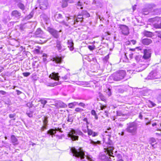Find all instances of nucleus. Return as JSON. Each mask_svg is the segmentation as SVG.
I'll return each mask as SVG.
<instances>
[{"label":"nucleus","instance_id":"obj_1","mask_svg":"<svg viewBox=\"0 0 161 161\" xmlns=\"http://www.w3.org/2000/svg\"><path fill=\"white\" fill-rule=\"evenodd\" d=\"M104 135L107 136V141H106L105 138H104V142L107 144V147L104 148L105 151L107 152V154L109 156H113V150L114 147L113 146V142L110 140V136H111V132L110 131H105L104 134Z\"/></svg>","mask_w":161,"mask_h":161},{"label":"nucleus","instance_id":"obj_2","mask_svg":"<svg viewBox=\"0 0 161 161\" xmlns=\"http://www.w3.org/2000/svg\"><path fill=\"white\" fill-rule=\"evenodd\" d=\"M125 75V71L124 70H120L117 71L110 76L108 79V80H113L116 81H119L121 80L124 78Z\"/></svg>","mask_w":161,"mask_h":161},{"label":"nucleus","instance_id":"obj_3","mask_svg":"<svg viewBox=\"0 0 161 161\" xmlns=\"http://www.w3.org/2000/svg\"><path fill=\"white\" fill-rule=\"evenodd\" d=\"M77 135L82 136L83 137L85 136V135L80 130H75L73 129H72L68 132L67 136L71 140L75 141L77 140L78 139L79 136Z\"/></svg>","mask_w":161,"mask_h":161},{"label":"nucleus","instance_id":"obj_4","mask_svg":"<svg viewBox=\"0 0 161 161\" xmlns=\"http://www.w3.org/2000/svg\"><path fill=\"white\" fill-rule=\"evenodd\" d=\"M127 127L125 130L130 133L133 135H135L137 133L138 124L135 121L130 122L127 124Z\"/></svg>","mask_w":161,"mask_h":161},{"label":"nucleus","instance_id":"obj_5","mask_svg":"<svg viewBox=\"0 0 161 161\" xmlns=\"http://www.w3.org/2000/svg\"><path fill=\"white\" fill-rule=\"evenodd\" d=\"M82 131L85 133H87L89 136H92V137H95L98 135V133L97 132L93 131L91 129L88 128V125H84L81 127Z\"/></svg>","mask_w":161,"mask_h":161},{"label":"nucleus","instance_id":"obj_6","mask_svg":"<svg viewBox=\"0 0 161 161\" xmlns=\"http://www.w3.org/2000/svg\"><path fill=\"white\" fill-rule=\"evenodd\" d=\"M144 55L142 56L145 62H147L150 60L151 50L150 49H145L143 50Z\"/></svg>","mask_w":161,"mask_h":161},{"label":"nucleus","instance_id":"obj_7","mask_svg":"<svg viewBox=\"0 0 161 161\" xmlns=\"http://www.w3.org/2000/svg\"><path fill=\"white\" fill-rule=\"evenodd\" d=\"M54 18L56 21L61 23L66 26H68V24L66 22L64 19L62 15L60 14H56L54 16Z\"/></svg>","mask_w":161,"mask_h":161},{"label":"nucleus","instance_id":"obj_8","mask_svg":"<svg viewBox=\"0 0 161 161\" xmlns=\"http://www.w3.org/2000/svg\"><path fill=\"white\" fill-rule=\"evenodd\" d=\"M51 61H52V64L54 66H57V64H61L63 58L61 57L56 56L53 57L51 59Z\"/></svg>","mask_w":161,"mask_h":161},{"label":"nucleus","instance_id":"obj_9","mask_svg":"<svg viewBox=\"0 0 161 161\" xmlns=\"http://www.w3.org/2000/svg\"><path fill=\"white\" fill-rule=\"evenodd\" d=\"M57 131H59V132L62 133V129L59 127L55 128L54 129H51L47 131V133L48 135L49 136H51L52 137L53 136H55V134Z\"/></svg>","mask_w":161,"mask_h":161},{"label":"nucleus","instance_id":"obj_10","mask_svg":"<svg viewBox=\"0 0 161 161\" xmlns=\"http://www.w3.org/2000/svg\"><path fill=\"white\" fill-rule=\"evenodd\" d=\"M49 7L47 0H41L40 2V8L42 10L47 9Z\"/></svg>","mask_w":161,"mask_h":161},{"label":"nucleus","instance_id":"obj_11","mask_svg":"<svg viewBox=\"0 0 161 161\" xmlns=\"http://www.w3.org/2000/svg\"><path fill=\"white\" fill-rule=\"evenodd\" d=\"M48 32L55 38H58L59 37V32H61V30L59 32L54 29L52 28H48Z\"/></svg>","mask_w":161,"mask_h":161},{"label":"nucleus","instance_id":"obj_12","mask_svg":"<svg viewBox=\"0 0 161 161\" xmlns=\"http://www.w3.org/2000/svg\"><path fill=\"white\" fill-rule=\"evenodd\" d=\"M83 19H84L83 16L82 14L81 13V14L77 15L76 18L74 19V24L80 25L81 23L83 22Z\"/></svg>","mask_w":161,"mask_h":161},{"label":"nucleus","instance_id":"obj_13","mask_svg":"<svg viewBox=\"0 0 161 161\" xmlns=\"http://www.w3.org/2000/svg\"><path fill=\"white\" fill-rule=\"evenodd\" d=\"M122 34L125 35H127L129 34V30L128 27L126 25H122L119 27Z\"/></svg>","mask_w":161,"mask_h":161},{"label":"nucleus","instance_id":"obj_14","mask_svg":"<svg viewBox=\"0 0 161 161\" xmlns=\"http://www.w3.org/2000/svg\"><path fill=\"white\" fill-rule=\"evenodd\" d=\"M56 44V47L59 52H60L65 49V47L61 44V42L58 40H57Z\"/></svg>","mask_w":161,"mask_h":161},{"label":"nucleus","instance_id":"obj_15","mask_svg":"<svg viewBox=\"0 0 161 161\" xmlns=\"http://www.w3.org/2000/svg\"><path fill=\"white\" fill-rule=\"evenodd\" d=\"M43 34V31L40 28H38L34 34L33 36L35 37H41Z\"/></svg>","mask_w":161,"mask_h":161},{"label":"nucleus","instance_id":"obj_16","mask_svg":"<svg viewBox=\"0 0 161 161\" xmlns=\"http://www.w3.org/2000/svg\"><path fill=\"white\" fill-rule=\"evenodd\" d=\"M60 77L58 75V73L53 72L49 75V77L56 80H58Z\"/></svg>","mask_w":161,"mask_h":161},{"label":"nucleus","instance_id":"obj_17","mask_svg":"<svg viewBox=\"0 0 161 161\" xmlns=\"http://www.w3.org/2000/svg\"><path fill=\"white\" fill-rule=\"evenodd\" d=\"M27 28L31 29L35 28L37 25L36 22H28L25 23Z\"/></svg>","mask_w":161,"mask_h":161},{"label":"nucleus","instance_id":"obj_18","mask_svg":"<svg viewBox=\"0 0 161 161\" xmlns=\"http://www.w3.org/2000/svg\"><path fill=\"white\" fill-rule=\"evenodd\" d=\"M55 106L57 108H65L67 106V105L64 103L59 101L58 103H56Z\"/></svg>","mask_w":161,"mask_h":161},{"label":"nucleus","instance_id":"obj_19","mask_svg":"<svg viewBox=\"0 0 161 161\" xmlns=\"http://www.w3.org/2000/svg\"><path fill=\"white\" fill-rule=\"evenodd\" d=\"M86 142L88 143L92 144L94 146H97V144H101V142L100 141H95L91 139H90Z\"/></svg>","mask_w":161,"mask_h":161},{"label":"nucleus","instance_id":"obj_20","mask_svg":"<svg viewBox=\"0 0 161 161\" xmlns=\"http://www.w3.org/2000/svg\"><path fill=\"white\" fill-rule=\"evenodd\" d=\"M157 74L154 72L152 71L147 76L148 79L153 80L157 78L156 77Z\"/></svg>","mask_w":161,"mask_h":161},{"label":"nucleus","instance_id":"obj_21","mask_svg":"<svg viewBox=\"0 0 161 161\" xmlns=\"http://www.w3.org/2000/svg\"><path fill=\"white\" fill-rule=\"evenodd\" d=\"M45 84L47 86L53 87L54 86H57L58 85H59L60 84V82H48L47 81L45 83Z\"/></svg>","mask_w":161,"mask_h":161},{"label":"nucleus","instance_id":"obj_22","mask_svg":"<svg viewBox=\"0 0 161 161\" xmlns=\"http://www.w3.org/2000/svg\"><path fill=\"white\" fill-rule=\"evenodd\" d=\"M152 42V41L150 39L146 38L142 40V43L144 45H148L151 44Z\"/></svg>","mask_w":161,"mask_h":161},{"label":"nucleus","instance_id":"obj_23","mask_svg":"<svg viewBox=\"0 0 161 161\" xmlns=\"http://www.w3.org/2000/svg\"><path fill=\"white\" fill-rule=\"evenodd\" d=\"M11 15L12 16L19 19L20 18L21 14L18 11L14 10L12 12Z\"/></svg>","mask_w":161,"mask_h":161},{"label":"nucleus","instance_id":"obj_24","mask_svg":"<svg viewBox=\"0 0 161 161\" xmlns=\"http://www.w3.org/2000/svg\"><path fill=\"white\" fill-rule=\"evenodd\" d=\"M68 47L69 48L70 51H72L74 49V43L73 41L71 39L69 40L67 42Z\"/></svg>","mask_w":161,"mask_h":161},{"label":"nucleus","instance_id":"obj_25","mask_svg":"<svg viewBox=\"0 0 161 161\" xmlns=\"http://www.w3.org/2000/svg\"><path fill=\"white\" fill-rule=\"evenodd\" d=\"M149 64L147 63L146 64H140V67H138V69H138L137 71H142L143 70L145 69L148 66Z\"/></svg>","mask_w":161,"mask_h":161},{"label":"nucleus","instance_id":"obj_26","mask_svg":"<svg viewBox=\"0 0 161 161\" xmlns=\"http://www.w3.org/2000/svg\"><path fill=\"white\" fill-rule=\"evenodd\" d=\"M41 18H42L46 24L49 22V17L46 14H44L41 15Z\"/></svg>","mask_w":161,"mask_h":161},{"label":"nucleus","instance_id":"obj_27","mask_svg":"<svg viewBox=\"0 0 161 161\" xmlns=\"http://www.w3.org/2000/svg\"><path fill=\"white\" fill-rule=\"evenodd\" d=\"M136 60L138 62H145L144 60H143V58L141 55H136L135 58Z\"/></svg>","mask_w":161,"mask_h":161},{"label":"nucleus","instance_id":"obj_28","mask_svg":"<svg viewBox=\"0 0 161 161\" xmlns=\"http://www.w3.org/2000/svg\"><path fill=\"white\" fill-rule=\"evenodd\" d=\"M11 140L12 143L14 145H16L18 144V139L14 135L11 136Z\"/></svg>","mask_w":161,"mask_h":161},{"label":"nucleus","instance_id":"obj_29","mask_svg":"<svg viewBox=\"0 0 161 161\" xmlns=\"http://www.w3.org/2000/svg\"><path fill=\"white\" fill-rule=\"evenodd\" d=\"M92 4L93 5H95L96 8H101L102 7V4L100 2L95 0H93Z\"/></svg>","mask_w":161,"mask_h":161},{"label":"nucleus","instance_id":"obj_30","mask_svg":"<svg viewBox=\"0 0 161 161\" xmlns=\"http://www.w3.org/2000/svg\"><path fill=\"white\" fill-rule=\"evenodd\" d=\"M143 34L145 36L151 37L153 36V33L150 31H145L143 32Z\"/></svg>","mask_w":161,"mask_h":161},{"label":"nucleus","instance_id":"obj_31","mask_svg":"<svg viewBox=\"0 0 161 161\" xmlns=\"http://www.w3.org/2000/svg\"><path fill=\"white\" fill-rule=\"evenodd\" d=\"M81 14H82L84 19L90 16V14L86 11H83L81 12Z\"/></svg>","mask_w":161,"mask_h":161},{"label":"nucleus","instance_id":"obj_32","mask_svg":"<svg viewBox=\"0 0 161 161\" xmlns=\"http://www.w3.org/2000/svg\"><path fill=\"white\" fill-rule=\"evenodd\" d=\"M69 0H62V6L63 8H65L67 6L68 2Z\"/></svg>","mask_w":161,"mask_h":161},{"label":"nucleus","instance_id":"obj_33","mask_svg":"<svg viewBox=\"0 0 161 161\" xmlns=\"http://www.w3.org/2000/svg\"><path fill=\"white\" fill-rule=\"evenodd\" d=\"M73 119L72 117L69 116V115L68 116V117L66 119V120L65 121V123L67 124L69 122H70L71 123L73 121Z\"/></svg>","mask_w":161,"mask_h":161},{"label":"nucleus","instance_id":"obj_34","mask_svg":"<svg viewBox=\"0 0 161 161\" xmlns=\"http://www.w3.org/2000/svg\"><path fill=\"white\" fill-rule=\"evenodd\" d=\"M27 28L25 23L22 24L20 25V29L21 31H24L25 29Z\"/></svg>","mask_w":161,"mask_h":161},{"label":"nucleus","instance_id":"obj_35","mask_svg":"<svg viewBox=\"0 0 161 161\" xmlns=\"http://www.w3.org/2000/svg\"><path fill=\"white\" fill-rule=\"evenodd\" d=\"M39 102H41V104L43 105L42 108H44L45 105L47 103V101L45 100L44 98L41 99Z\"/></svg>","mask_w":161,"mask_h":161},{"label":"nucleus","instance_id":"obj_36","mask_svg":"<svg viewBox=\"0 0 161 161\" xmlns=\"http://www.w3.org/2000/svg\"><path fill=\"white\" fill-rule=\"evenodd\" d=\"M151 92V91L150 90L146 89L144 91V93L143 94H144V95H149Z\"/></svg>","mask_w":161,"mask_h":161},{"label":"nucleus","instance_id":"obj_37","mask_svg":"<svg viewBox=\"0 0 161 161\" xmlns=\"http://www.w3.org/2000/svg\"><path fill=\"white\" fill-rule=\"evenodd\" d=\"M33 13L31 12L29 15L25 17V19H29L33 17Z\"/></svg>","mask_w":161,"mask_h":161},{"label":"nucleus","instance_id":"obj_38","mask_svg":"<svg viewBox=\"0 0 161 161\" xmlns=\"http://www.w3.org/2000/svg\"><path fill=\"white\" fill-rule=\"evenodd\" d=\"M33 13L31 12L29 15L25 17V19H29L33 17Z\"/></svg>","mask_w":161,"mask_h":161},{"label":"nucleus","instance_id":"obj_39","mask_svg":"<svg viewBox=\"0 0 161 161\" xmlns=\"http://www.w3.org/2000/svg\"><path fill=\"white\" fill-rule=\"evenodd\" d=\"M18 6L19 8L21 9L23 11L24 10L25 7L23 4L22 3H19V4Z\"/></svg>","mask_w":161,"mask_h":161},{"label":"nucleus","instance_id":"obj_40","mask_svg":"<svg viewBox=\"0 0 161 161\" xmlns=\"http://www.w3.org/2000/svg\"><path fill=\"white\" fill-rule=\"evenodd\" d=\"M75 111L77 112H81L84 111V110L80 108H76L75 109Z\"/></svg>","mask_w":161,"mask_h":161},{"label":"nucleus","instance_id":"obj_41","mask_svg":"<svg viewBox=\"0 0 161 161\" xmlns=\"http://www.w3.org/2000/svg\"><path fill=\"white\" fill-rule=\"evenodd\" d=\"M106 92L108 96H110L111 95V90L109 88L107 89L106 91Z\"/></svg>","mask_w":161,"mask_h":161},{"label":"nucleus","instance_id":"obj_42","mask_svg":"<svg viewBox=\"0 0 161 161\" xmlns=\"http://www.w3.org/2000/svg\"><path fill=\"white\" fill-rule=\"evenodd\" d=\"M117 116H124L125 115V114H123L121 111H117Z\"/></svg>","mask_w":161,"mask_h":161},{"label":"nucleus","instance_id":"obj_43","mask_svg":"<svg viewBox=\"0 0 161 161\" xmlns=\"http://www.w3.org/2000/svg\"><path fill=\"white\" fill-rule=\"evenodd\" d=\"M69 76V75L68 74H67L64 76H62V78L63 80H65L67 79Z\"/></svg>","mask_w":161,"mask_h":161},{"label":"nucleus","instance_id":"obj_44","mask_svg":"<svg viewBox=\"0 0 161 161\" xmlns=\"http://www.w3.org/2000/svg\"><path fill=\"white\" fill-rule=\"evenodd\" d=\"M149 102L150 103L149 105L150 107H155L156 105V104L153 102L150 101Z\"/></svg>","mask_w":161,"mask_h":161},{"label":"nucleus","instance_id":"obj_45","mask_svg":"<svg viewBox=\"0 0 161 161\" xmlns=\"http://www.w3.org/2000/svg\"><path fill=\"white\" fill-rule=\"evenodd\" d=\"M88 48L91 51H92L95 49V46H94L89 45L88 46Z\"/></svg>","mask_w":161,"mask_h":161},{"label":"nucleus","instance_id":"obj_46","mask_svg":"<svg viewBox=\"0 0 161 161\" xmlns=\"http://www.w3.org/2000/svg\"><path fill=\"white\" fill-rule=\"evenodd\" d=\"M31 74V73L29 72H24L23 73V75L25 77H28Z\"/></svg>","mask_w":161,"mask_h":161},{"label":"nucleus","instance_id":"obj_47","mask_svg":"<svg viewBox=\"0 0 161 161\" xmlns=\"http://www.w3.org/2000/svg\"><path fill=\"white\" fill-rule=\"evenodd\" d=\"M155 32L157 33V36L161 38V31H156Z\"/></svg>","mask_w":161,"mask_h":161},{"label":"nucleus","instance_id":"obj_48","mask_svg":"<svg viewBox=\"0 0 161 161\" xmlns=\"http://www.w3.org/2000/svg\"><path fill=\"white\" fill-rule=\"evenodd\" d=\"M78 105L82 107L83 108H85L86 106L85 104L83 103H78Z\"/></svg>","mask_w":161,"mask_h":161},{"label":"nucleus","instance_id":"obj_49","mask_svg":"<svg viewBox=\"0 0 161 161\" xmlns=\"http://www.w3.org/2000/svg\"><path fill=\"white\" fill-rule=\"evenodd\" d=\"M26 114L30 117H32L33 116L32 113L31 112H30L29 113L27 112Z\"/></svg>","mask_w":161,"mask_h":161},{"label":"nucleus","instance_id":"obj_50","mask_svg":"<svg viewBox=\"0 0 161 161\" xmlns=\"http://www.w3.org/2000/svg\"><path fill=\"white\" fill-rule=\"evenodd\" d=\"M91 113L92 115H95L97 114L95 112V111L94 110H92L91 111Z\"/></svg>","mask_w":161,"mask_h":161},{"label":"nucleus","instance_id":"obj_51","mask_svg":"<svg viewBox=\"0 0 161 161\" xmlns=\"http://www.w3.org/2000/svg\"><path fill=\"white\" fill-rule=\"evenodd\" d=\"M68 106H69V108H72L74 107L72 103H69L68 104Z\"/></svg>","mask_w":161,"mask_h":161},{"label":"nucleus","instance_id":"obj_52","mask_svg":"<svg viewBox=\"0 0 161 161\" xmlns=\"http://www.w3.org/2000/svg\"><path fill=\"white\" fill-rule=\"evenodd\" d=\"M106 108V106L101 105L100 106V109L101 110H103V109H104Z\"/></svg>","mask_w":161,"mask_h":161},{"label":"nucleus","instance_id":"obj_53","mask_svg":"<svg viewBox=\"0 0 161 161\" xmlns=\"http://www.w3.org/2000/svg\"><path fill=\"white\" fill-rule=\"evenodd\" d=\"M15 115V114H10L9 115V117L10 118H13L14 117Z\"/></svg>","mask_w":161,"mask_h":161},{"label":"nucleus","instance_id":"obj_54","mask_svg":"<svg viewBox=\"0 0 161 161\" xmlns=\"http://www.w3.org/2000/svg\"><path fill=\"white\" fill-rule=\"evenodd\" d=\"M104 115L105 116H106V117H108V111H105V112H104Z\"/></svg>","mask_w":161,"mask_h":161},{"label":"nucleus","instance_id":"obj_55","mask_svg":"<svg viewBox=\"0 0 161 161\" xmlns=\"http://www.w3.org/2000/svg\"><path fill=\"white\" fill-rule=\"evenodd\" d=\"M43 122L44 125H46L47 124L48 122V121L47 120V119H45L43 121Z\"/></svg>","mask_w":161,"mask_h":161},{"label":"nucleus","instance_id":"obj_56","mask_svg":"<svg viewBox=\"0 0 161 161\" xmlns=\"http://www.w3.org/2000/svg\"><path fill=\"white\" fill-rule=\"evenodd\" d=\"M16 91L17 92V94L18 95H19L22 93V92L18 90H17Z\"/></svg>","mask_w":161,"mask_h":161},{"label":"nucleus","instance_id":"obj_57","mask_svg":"<svg viewBox=\"0 0 161 161\" xmlns=\"http://www.w3.org/2000/svg\"><path fill=\"white\" fill-rule=\"evenodd\" d=\"M46 125L43 126L41 128V130L42 131H43L45 129H46Z\"/></svg>","mask_w":161,"mask_h":161},{"label":"nucleus","instance_id":"obj_58","mask_svg":"<svg viewBox=\"0 0 161 161\" xmlns=\"http://www.w3.org/2000/svg\"><path fill=\"white\" fill-rule=\"evenodd\" d=\"M72 104H73L74 106L77 105H78V103L76 102H74L71 103Z\"/></svg>","mask_w":161,"mask_h":161},{"label":"nucleus","instance_id":"obj_59","mask_svg":"<svg viewBox=\"0 0 161 161\" xmlns=\"http://www.w3.org/2000/svg\"><path fill=\"white\" fill-rule=\"evenodd\" d=\"M158 100L159 102L161 103V93L159 95L158 97Z\"/></svg>","mask_w":161,"mask_h":161},{"label":"nucleus","instance_id":"obj_60","mask_svg":"<svg viewBox=\"0 0 161 161\" xmlns=\"http://www.w3.org/2000/svg\"><path fill=\"white\" fill-rule=\"evenodd\" d=\"M142 117H143L142 115L141 114H139V118L140 119H142Z\"/></svg>","mask_w":161,"mask_h":161},{"label":"nucleus","instance_id":"obj_61","mask_svg":"<svg viewBox=\"0 0 161 161\" xmlns=\"http://www.w3.org/2000/svg\"><path fill=\"white\" fill-rule=\"evenodd\" d=\"M124 130H123L121 133H119V134H120L121 136H123L124 135Z\"/></svg>","mask_w":161,"mask_h":161},{"label":"nucleus","instance_id":"obj_62","mask_svg":"<svg viewBox=\"0 0 161 161\" xmlns=\"http://www.w3.org/2000/svg\"><path fill=\"white\" fill-rule=\"evenodd\" d=\"M81 84L83 85H87L88 83H87V82H82L81 83Z\"/></svg>","mask_w":161,"mask_h":161},{"label":"nucleus","instance_id":"obj_63","mask_svg":"<svg viewBox=\"0 0 161 161\" xmlns=\"http://www.w3.org/2000/svg\"><path fill=\"white\" fill-rule=\"evenodd\" d=\"M0 93L3 95H4L5 94V92L3 91H0Z\"/></svg>","mask_w":161,"mask_h":161},{"label":"nucleus","instance_id":"obj_64","mask_svg":"<svg viewBox=\"0 0 161 161\" xmlns=\"http://www.w3.org/2000/svg\"><path fill=\"white\" fill-rule=\"evenodd\" d=\"M110 159H111L109 157L108 158H107L105 159L104 161H106L107 160V161H110Z\"/></svg>","mask_w":161,"mask_h":161}]
</instances>
